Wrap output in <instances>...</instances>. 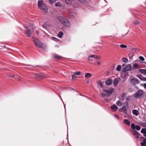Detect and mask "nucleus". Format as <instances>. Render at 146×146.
Segmentation results:
<instances>
[{
  "label": "nucleus",
  "instance_id": "33",
  "mask_svg": "<svg viewBox=\"0 0 146 146\" xmlns=\"http://www.w3.org/2000/svg\"><path fill=\"white\" fill-rule=\"evenodd\" d=\"M141 125L143 127H146V122H141L140 123Z\"/></svg>",
  "mask_w": 146,
  "mask_h": 146
},
{
  "label": "nucleus",
  "instance_id": "12",
  "mask_svg": "<svg viewBox=\"0 0 146 146\" xmlns=\"http://www.w3.org/2000/svg\"><path fill=\"white\" fill-rule=\"evenodd\" d=\"M44 77V76L40 74H36L35 76V78L36 79H41Z\"/></svg>",
  "mask_w": 146,
  "mask_h": 146
},
{
  "label": "nucleus",
  "instance_id": "44",
  "mask_svg": "<svg viewBox=\"0 0 146 146\" xmlns=\"http://www.w3.org/2000/svg\"><path fill=\"white\" fill-rule=\"evenodd\" d=\"M76 77V75H75L74 74L72 75V79L73 80H74L75 79V78Z\"/></svg>",
  "mask_w": 146,
  "mask_h": 146
},
{
  "label": "nucleus",
  "instance_id": "30",
  "mask_svg": "<svg viewBox=\"0 0 146 146\" xmlns=\"http://www.w3.org/2000/svg\"><path fill=\"white\" fill-rule=\"evenodd\" d=\"M55 5L56 7H61L62 6V5L60 2H58L55 3Z\"/></svg>",
  "mask_w": 146,
  "mask_h": 146
},
{
  "label": "nucleus",
  "instance_id": "43",
  "mask_svg": "<svg viewBox=\"0 0 146 146\" xmlns=\"http://www.w3.org/2000/svg\"><path fill=\"white\" fill-rule=\"evenodd\" d=\"M101 96L102 97H104L105 96L106 97V94L103 93H101Z\"/></svg>",
  "mask_w": 146,
  "mask_h": 146
},
{
  "label": "nucleus",
  "instance_id": "22",
  "mask_svg": "<svg viewBox=\"0 0 146 146\" xmlns=\"http://www.w3.org/2000/svg\"><path fill=\"white\" fill-rule=\"evenodd\" d=\"M53 57L55 59H60L62 58V57L61 56L57 54H55Z\"/></svg>",
  "mask_w": 146,
  "mask_h": 146
},
{
  "label": "nucleus",
  "instance_id": "53",
  "mask_svg": "<svg viewBox=\"0 0 146 146\" xmlns=\"http://www.w3.org/2000/svg\"><path fill=\"white\" fill-rule=\"evenodd\" d=\"M42 27H43L44 28H46V27H45V26H44V25H42Z\"/></svg>",
  "mask_w": 146,
  "mask_h": 146
},
{
  "label": "nucleus",
  "instance_id": "31",
  "mask_svg": "<svg viewBox=\"0 0 146 146\" xmlns=\"http://www.w3.org/2000/svg\"><path fill=\"white\" fill-rule=\"evenodd\" d=\"M122 60L123 62L125 63L128 62V59L126 58H123Z\"/></svg>",
  "mask_w": 146,
  "mask_h": 146
},
{
  "label": "nucleus",
  "instance_id": "49",
  "mask_svg": "<svg viewBox=\"0 0 146 146\" xmlns=\"http://www.w3.org/2000/svg\"><path fill=\"white\" fill-rule=\"evenodd\" d=\"M101 63V62L100 61H98V62H97V64L98 65H99Z\"/></svg>",
  "mask_w": 146,
  "mask_h": 146
},
{
  "label": "nucleus",
  "instance_id": "52",
  "mask_svg": "<svg viewBox=\"0 0 146 146\" xmlns=\"http://www.w3.org/2000/svg\"><path fill=\"white\" fill-rule=\"evenodd\" d=\"M144 136L146 137V132L145 133H144Z\"/></svg>",
  "mask_w": 146,
  "mask_h": 146
},
{
  "label": "nucleus",
  "instance_id": "16",
  "mask_svg": "<svg viewBox=\"0 0 146 146\" xmlns=\"http://www.w3.org/2000/svg\"><path fill=\"white\" fill-rule=\"evenodd\" d=\"M144 139L142 142L141 143V146H146V138L144 137H143Z\"/></svg>",
  "mask_w": 146,
  "mask_h": 146
},
{
  "label": "nucleus",
  "instance_id": "42",
  "mask_svg": "<svg viewBox=\"0 0 146 146\" xmlns=\"http://www.w3.org/2000/svg\"><path fill=\"white\" fill-rule=\"evenodd\" d=\"M139 59L141 61H143L145 60L143 56H139Z\"/></svg>",
  "mask_w": 146,
  "mask_h": 146
},
{
  "label": "nucleus",
  "instance_id": "26",
  "mask_svg": "<svg viewBox=\"0 0 146 146\" xmlns=\"http://www.w3.org/2000/svg\"><path fill=\"white\" fill-rule=\"evenodd\" d=\"M90 57H93L95 59L97 58L98 59L99 57L98 56H96L95 55H92L89 56V59L90 60Z\"/></svg>",
  "mask_w": 146,
  "mask_h": 146
},
{
  "label": "nucleus",
  "instance_id": "41",
  "mask_svg": "<svg viewBox=\"0 0 146 146\" xmlns=\"http://www.w3.org/2000/svg\"><path fill=\"white\" fill-rule=\"evenodd\" d=\"M66 3L68 4H70L71 3V1L70 0H65Z\"/></svg>",
  "mask_w": 146,
  "mask_h": 146
},
{
  "label": "nucleus",
  "instance_id": "20",
  "mask_svg": "<svg viewBox=\"0 0 146 146\" xmlns=\"http://www.w3.org/2000/svg\"><path fill=\"white\" fill-rule=\"evenodd\" d=\"M124 123L128 125H130V121L127 119H124L123 120Z\"/></svg>",
  "mask_w": 146,
  "mask_h": 146
},
{
  "label": "nucleus",
  "instance_id": "3",
  "mask_svg": "<svg viewBox=\"0 0 146 146\" xmlns=\"http://www.w3.org/2000/svg\"><path fill=\"white\" fill-rule=\"evenodd\" d=\"M33 41L35 42V45L38 48H42L43 44L38 39L35 38Z\"/></svg>",
  "mask_w": 146,
  "mask_h": 146
},
{
  "label": "nucleus",
  "instance_id": "36",
  "mask_svg": "<svg viewBox=\"0 0 146 146\" xmlns=\"http://www.w3.org/2000/svg\"><path fill=\"white\" fill-rule=\"evenodd\" d=\"M124 104H125V107L128 109L129 107L128 102H125Z\"/></svg>",
  "mask_w": 146,
  "mask_h": 146
},
{
  "label": "nucleus",
  "instance_id": "32",
  "mask_svg": "<svg viewBox=\"0 0 146 146\" xmlns=\"http://www.w3.org/2000/svg\"><path fill=\"white\" fill-rule=\"evenodd\" d=\"M121 65H118L117 68L116 70L117 71H120L121 68Z\"/></svg>",
  "mask_w": 146,
  "mask_h": 146
},
{
  "label": "nucleus",
  "instance_id": "1",
  "mask_svg": "<svg viewBox=\"0 0 146 146\" xmlns=\"http://www.w3.org/2000/svg\"><path fill=\"white\" fill-rule=\"evenodd\" d=\"M58 20L64 26L66 27H69L70 24L66 18L62 17H60L58 18Z\"/></svg>",
  "mask_w": 146,
  "mask_h": 146
},
{
  "label": "nucleus",
  "instance_id": "17",
  "mask_svg": "<svg viewBox=\"0 0 146 146\" xmlns=\"http://www.w3.org/2000/svg\"><path fill=\"white\" fill-rule=\"evenodd\" d=\"M139 65L136 63L134 64L133 66L132 67V69L133 70H135L137 69L138 68Z\"/></svg>",
  "mask_w": 146,
  "mask_h": 146
},
{
  "label": "nucleus",
  "instance_id": "34",
  "mask_svg": "<svg viewBox=\"0 0 146 146\" xmlns=\"http://www.w3.org/2000/svg\"><path fill=\"white\" fill-rule=\"evenodd\" d=\"M50 4H52L55 3L56 0H48Z\"/></svg>",
  "mask_w": 146,
  "mask_h": 146
},
{
  "label": "nucleus",
  "instance_id": "25",
  "mask_svg": "<svg viewBox=\"0 0 146 146\" xmlns=\"http://www.w3.org/2000/svg\"><path fill=\"white\" fill-rule=\"evenodd\" d=\"M63 35V33L61 31H60L58 34L57 36L59 38H61Z\"/></svg>",
  "mask_w": 146,
  "mask_h": 146
},
{
  "label": "nucleus",
  "instance_id": "7",
  "mask_svg": "<svg viewBox=\"0 0 146 146\" xmlns=\"http://www.w3.org/2000/svg\"><path fill=\"white\" fill-rule=\"evenodd\" d=\"M133 134L134 137L136 139H138L139 137V133L135 130H133Z\"/></svg>",
  "mask_w": 146,
  "mask_h": 146
},
{
  "label": "nucleus",
  "instance_id": "28",
  "mask_svg": "<svg viewBox=\"0 0 146 146\" xmlns=\"http://www.w3.org/2000/svg\"><path fill=\"white\" fill-rule=\"evenodd\" d=\"M116 104L118 106H121L122 105V102L120 100H118Z\"/></svg>",
  "mask_w": 146,
  "mask_h": 146
},
{
  "label": "nucleus",
  "instance_id": "21",
  "mask_svg": "<svg viewBox=\"0 0 146 146\" xmlns=\"http://www.w3.org/2000/svg\"><path fill=\"white\" fill-rule=\"evenodd\" d=\"M139 71L142 74L146 75V69H139Z\"/></svg>",
  "mask_w": 146,
  "mask_h": 146
},
{
  "label": "nucleus",
  "instance_id": "9",
  "mask_svg": "<svg viewBox=\"0 0 146 146\" xmlns=\"http://www.w3.org/2000/svg\"><path fill=\"white\" fill-rule=\"evenodd\" d=\"M25 34L28 37H30L31 35V30L29 29H27L25 32Z\"/></svg>",
  "mask_w": 146,
  "mask_h": 146
},
{
  "label": "nucleus",
  "instance_id": "50",
  "mask_svg": "<svg viewBox=\"0 0 146 146\" xmlns=\"http://www.w3.org/2000/svg\"><path fill=\"white\" fill-rule=\"evenodd\" d=\"M85 83L86 84H88L89 83V81L87 80H85Z\"/></svg>",
  "mask_w": 146,
  "mask_h": 146
},
{
  "label": "nucleus",
  "instance_id": "38",
  "mask_svg": "<svg viewBox=\"0 0 146 146\" xmlns=\"http://www.w3.org/2000/svg\"><path fill=\"white\" fill-rule=\"evenodd\" d=\"M126 94L125 93H123L122 94V100H124L126 96Z\"/></svg>",
  "mask_w": 146,
  "mask_h": 146
},
{
  "label": "nucleus",
  "instance_id": "29",
  "mask_svg": "<svg viewBox=\"0 0 146 146\" xmlns=\"http://www.w3.org/2000/svg\"><path fill=\"white\" fill-rule=\"evenodd\" d=\"M128 109L127 108L125 107V106L121 108V110H122V111L124 112H126L127 110Z\"/></svg>",
  "mask_w": 146,
  "mask_h": 146
},
{
  "label": "nucleus",
  "instance_id": "11",
  "mask_svg": "<svg viewBox=\"0 0 146 146\" xmlns=\"http://www.w3.org/2000/svg\"><path fill=\"white\" fill-rule=\"evenodd\" d=\"M120 79V78H116L114 80L113 84L115 87H116L117 86L119 80Z\"/></svg>",
  "mask_w": 146,
  "mask_h": 146
},
{
  "label": "nucleus",
  "instance_id": "24",
  "mask_svg": "<svg viewBox=\"0 0 146 146\" xmlns=\"http://www.w3.org/2000/svg\"><path fill=\"white\" fill-rule=\"evenodd\" d=\"M92 76V74L90 73H87L85 75V77L87 78H90Z\"/></svg>",
  "mask_w": 146,
  "mask_h": 146
},
{
  "label": "nucleus",
  "instance_id": "37",
  "mask_svg": "<svg viewBox=\"0 0 146 146\" xmlns=\"http://www.w3.org/2000/svg\"><path fill=\"white\" fill-rule=\"evenodd\" d=\"M81 73V72L80 71H76L74 73V74L76 75H77L78 76Z\"/></svg>",
  "mask_w": 146,
  "mask_h": 146
},
{
  "label": "nucleus",
  "instance_id": "18",
  "mask_svg": "<svg viewBox=\"0 0 146 146\" xmlns=\"http://www.w3.org/2000/svg\"><path fill=\"white\" fill-rule=\"evenodd\" d=\"M138 78L140 80H141L146 81V77H144L141 75H139Z\"/></svg>",
  "mask_w": 146,
  "mask_h": 146
},
{
  "label": "nucleus",
  "instance_id": "48",
  "mask_svg": "<svg viewBox=\"0 0 146 146\" xmlns=\"http://www.w3.org/2000/svg\"><path fill=\"white\" fill-rule=\"evenodd\" d=\"M52 39L53 40H55L57 38L54 37H52Z\"/></svg>",
  "mask_w": 146,
  "mask_h": 146
},
{
  "label": "nucleus",
  "instance_id": "6",
  "mask_svg": "<svg viewBox=\"0 0 146 146\" xmlns=\"http://www.w3.org/2000/svg\"><path fill=\"white\" fill-rule=\"evenodd\" d=\"M131 128L134 130L136 129L137 131H139L141 129L140 126L138 125H135L134 123H132L131 125Z\"/></svg>",
  "mask_w": 146,
  "mask_h": 146
},
{
  "label": "nucleus",
  "instance_id": "51",
  "mask_svg": "<svg viewBox=\"0 0 146 146\" xmlns=\"http://www.w3.org/2000/svg\"><path fill=\"white\" fill-rule=\"evenodd\" d=\"M144 87L145 88H146V83L144 84Z\"/></svg>",
  "mask_w": 146,
  "mask_h": 146
},
{
  "label": "nucleus",
  "instance_id": "2",
  "mask_svg": "<svg viewBox=\"0 0 146 146\" xmlns=\"http://www.w3.org/2000/svg\"><path fill=\"white\" fill-rule=\"evenodd\" d=\"M38 6L41 9L43 10L45 13H46L47 12V7L45 5L43 0H40L38 1Z\"/></svg>",
  "mask_w": 146,
  "mask_h": 146
},
{
  "label": "nucleus",
  "instance_id": "45",
  "mask_svg": "<svg viewBox=\"0 0 146 146\" xmlns=\"http://www.w3.org/2000/svg\"><path fill=\"white\" fill-rule=\"evenodd\" d=\"M92 57H90V60H90V62L92 63H93L92 62V60H94V58H92Z\"/></svg>",
  "mask_w": 146,
  "mask_h": 146
},
{
  "label": "nucleus",
  "instance_id": "40",
  "mask_svg": "<svg viewBox=\"0 0 146 146\" xmlns=\"http://www.w3.org/2000/svg\"><path fill=\"white\" fill-rule=\"evenodd\" d=\"M139 23V21L138 20H136L135 21H134L133 24L134 25H137Z\"/></svg>",
  "mask_w": 146,
  "mask_h": 146
},
{
  "label": "nucleus",
  "instance_id": "55",
  "mask_svg": "<svg viewBox=\"0 0 146 146\" xmlns=\"http://www.w3.org/2000/svg\"><path fill=\"white\" fill-rule=\"evenodd\" d=\"M25 27V28H27V27H26V26H25V27Z\"/></svg>",
  "mask_w": 146,
  "mask_h": 146
},
{
  "label": "nucleus",
  "instance_id": "10",
  "mask_svg": "<svg viewBox=\"0 0 146 146\" xmlns=\"http://www.w3.org/2000/svg\"><path fill=\"white\" fill-rule=\"evenodd\" d=\"M131 83L134 84H138L139 83V81L137 79L132 78L131 80Z\"/></svg>",
  "mask_w": 146,
  "mask_h": 146
},
{
  "label": "nucleus",
  "instance_id": "8",
  "mask_svg": "<svg viewBox=\"0 0 146 146\" xmlns=\"http://www.w3.org/2000/svg\"><path fill=\"white\" fill-rule=\"evenodd\" d=\"M131 69V66L130 64H127L125 67V68L124 70V72H126L130 70Z\"/></svg>",
  "mask_w": 146,
  "mask_h": 146
},
{
  "label": "nucleus",
  "instance_id": "39",
  "mask_svg": "<svg viewBox=\"0 0 146 146\" xmlns=\"http://www.w3.org/2000/svg\"><path fill=\"white\" fill-rule=\"evenodd\" d=\"M120 47L122 48H125L127 47V46L124 44H121L120 45Z\"/></svg>",
  "mask_w": 146,
  "mask_h": 146
},
{
  "label": "nucleus",
  "instance_id": "35",
  "mask_svg": "<svg viewBox=\"0 0 146 146\" xmlns=\"http://www.w3.org/2000/svg\"><path fill=\"white\" fill-rule=\"evenodd\" d=\"M141 132L143 133L146 132V129L145 128L142 129L141 130Z\"/></svg>",
  "mask_w": 146,
  "mask_h": 146
},
{
  "label": "nucleus",
  "instance_id": "27",
  "mask_svg": "<svg viewBox=\"0 0 146 146\" xmlns=\"http://www.w3.org/2000/svg\"><path fill=\"white\" fill-rule=\"evenodd\" d=\"M78 1L83 4H86L87 2V0H77Z\"/></svg>",
  "mask_w": 146,
  "mask_h": 146
},
{
  "label": "nucleus",
  "instance_id": "54",
  "mask_svg": "<svg viewBox=\"0 0 146 146\" xmlns=\"http://www.w3.org/2000/svg\"><path fill=\"white\" fill-rule=\"evenodd\" d=\"M18 77H19L18 78V80H20V77H19V76H18Z\"/></svg>",
  "mask_w": 146,
  "mask_h": 146
},
{
  "label": "nucleus",
  "instance_id": "46",
  "mask_svg": "<svg viewBox=\"0 0 146 146\" xmlns=\"http://www.w3.org/2000/svg\"><path fill=\"white\" fill-rule=\"evenodd\" d=\"M115 116V117L116 118H117V119H119V116L117 115H114Z\"/></svg>",
  "mask_w": 146,
  "mask_h": 146
},
{
  "label": "nucleus",
  "instance_id": "5",
  "mask_svg": "<svg viewBox=\"0 0 146 146\" xmlns=\"http://www.w3.org/2000/svg\"><path fill=\"white\" fill-rule=\"evenodd\" d=\"M114 89L113 88H111L109 90H104V92L107 94H106V97H108L113 92Z\"/></svg>",
  "mask_w": 146,
  "mask_h": 146
},
{
  "label": "nucleus",
  "instance_id": "23",
  "mask_svg": "<svg viewBox=\"0 0 146 146\" xmlns=\"http://www.w3.org/2000/svg\"><path fill=\"white\" fill-rule=\"evenodd\" d=\"M97 82L101 88H102L103 87V83L104 82H103L102 81L100 80L98 81Z\"/></svg>",
  "mask_w": 146,
  "mask_h": 146
},
{
  "label": "nucleus",
  "instance_id": "14",
  "mask_svg": "<svg viewBox=\"0 0 146 146\" xmlns=\"http://www.w3.org/2000/svg\"><path fill=\"white\" fill-rule=\"evenodd\" d=\"M111 108L114 111H116L118 109V107L115 105H113L111 106Z\"/></svg>",
  "mask_w": 146,
  "mask_h": 146
},
{
  "label": "nucleus",
  "instance_id": "19",
  "mask_svg": "<svg viewBox=\"0 0 146 146\" xmlns=\"http://www.w3.org/2000/svg\"><path fill=\"white\" fill-rule=\"evenodd\" d=\"M132 112L133 114L136 116L138 115H139V112L138 111L136 110H132Z\"/></svg>",
  "mask_w": 146,
  "mask_h": 146
},
{
  "label": "nucleus",
  "instance_id": "4",
  "mask_svg": "<svg viewBox=\"0 0 146 146\" xmlns=\"http://www.w3.org/2000/svg\"><path fill=\"white\" fill-rule=\"evenodd\" d=\"M143 94V91L140 90L137 91L135 94L134 97L135 98H138L140 99L141 98Z\"/></svg>",
  "mask_w": 146,
  "mask_h": 146
},
{
  "label": "nucleus",
  "instance_id": "47",
  "mask_svg": "<svg viewBox=\"0 0 146 146\" xmlns=\"http://www.w3.org/2000/svg\"><path fill=\"white\" fill-rule=\"evenodd\" d=\"M8 76L12 78L14 76V75L13 74V75H9Z\"/></svg>",
  "mask_w": 146,
  "mask_h": 146
},
{
  "label": "nucleus",
  "instance_id": "15",
  "mask_svg": "<svg viewBox=\"0 0 146 146\" xmlns=\"http://www.w3.org/2000/svg\"><path fill=\"white\" fill-rule=\"evenodd\" d=\"M24 65L26 66H27L26 67H24V68L25 69L28 68L29 69H33L34 67L33 66L31 65H28V64H24Z\"/></svg>",
  "mask_w": 146,
  "mask_h": 146
},
{
  "label": "nucleus",
  "instance_id": "13",
  "mask_svg": "<svg viewBox=\"0 0 146 146\" xmlns=\"http://www.w3.org/2000/svg\"><path fill=\"white\" fill-rule=\"evenodd\" d=\"M112 82V80L111 79H109L106 81L105 83L106 85H108L111 84Z\"/></svg>",
  "mask_w": 146,
  "mask_h": 146
}]
</instances>
